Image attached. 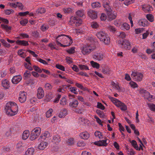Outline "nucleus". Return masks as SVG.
I'll return each mask as SVG.
<instances>
[{"instance_id":"nucleus-1","label":"nucleus","mask_w":155,"mask_h":155,"mask_svg":"<svg viewBox=\"0 0 155 155\" xmlns=\"http://www.w3.org/2000/svg\"><path fill=\"white\" fill-rule=\"evenodd\" d=\"M88 39L93 43H88L83 46L82 48L81 51L82 54L84 55H88L90 53L93 51L96 48V46L93 43L96 42L97 41V39L96 38L92 36L89 37Z\"/></svg>"},{"instance_id":"nucleus-2","label":"nucleus","mask_w":155,"mask_h":155,"mask_svg":"<svg viewBox=\"0 0 155 155\" xmlns=\"http://www.w3.org/2000/svg\"><path fill=\"white\" fill-rule=\"evenodd\" d=\"M5 110L8 115L13 116L17 114L18 111V108L15 102H9L6 104Z\"/></svg>"},{"instance_id":"nucleus-3","label":"nucleus","mask_w":155,"mask_h":155,"mask_svg":"<svg viewBox=\"0 0 155 155\" xmlns=\"http://www.w3.org/2000/svg\"><path fill=\"white\" fill-rule=\"evenodd\" d=\"M103 6L107 13L110 21H111L116 18L117 13L115 12H113L112 6L109 2L104 3Z\"/></svg>"},{"instance_id":"nucleus-4","label":"nucleus","mask_w":155,"mask_h":155,"mask_svg":"<svg viewBox=\"0 0 155 155\" xmlns=\"http://www.w3.org/2000/svg\"><path fill=\"white\" fill-rule=\"evenodd\" d=\"M96 36L100 41L103 42L105 44L108 45L110 42V38L108 35L103 31H97L96 34Z\"/></svg>"},{"instance_id":"nucleus-5","label":"nucleus","mask_w":155,"mask_h":155,"mask_svg":"<svg viewBox=\"0 0 155 155\" xmlns=\"http://www.w3.org/2000/svg\"><path fill=\"white\" fill-rule=\"evenodd\" d=\"M131 76L135 81H140L143 79V73L141 72H132Z\"/></svg>"},{"instance_id":"nucleus-6","label":"nucleus","mask_w":155,"mask_h":155,"mask_svg":"<svg viewBox=\"0 0 155 155\" xmlns=\"http://www.w3.org/2000/svg\"><path fill=\"white\" fill-rule=\"evenodd\" d=\"M119 43L122 48L125 50H130L131 48L130 43L129 40L124 39L123 41H119Z\"/></svg>"},{"instance_id":"nucleus-7","label":"nucleus","mask_w":155,"mask_h":155,"mask_svg":"<svg viewBox=\"0 0 155 155\" xmlns=\"http://www.w3.org/2000/svg\"><path fill=\"white\" fill-rule=\"evenodd\" d=\"M64 37L63 41H62L63 44H61V46L63 47H66L70 45L73 42L71 38L66 35Z\"/></svg>"},{"instance_id":"nucleus-8","label":"nucleus","mask_w":155,"mask_h":155,"mask_svg":"<svg viewBox=\"0 0 155 155\" xmlns=\"http://www.w3.org/2000/svg\"><path fill=\"white\" fill-rule=\"evenodd\" d=\"M112 101L115 103V105L117 107H120L121 110L125 111L127 109V107L124 103L115 98H112Z\"/></svg>"},{"instance_id":"nucleus-9","label":"nucleus","mask_w":155,"mask_h":155,"mask_svg":"<svg viewBox=\"0 0 155 155\" xmlns=\"http://www.w3.org/2000/svg\"><path fill=\"white\" fill-rule=\"evenodd\" d=\"M140 93L143 95L145 98L146 99L149 101L153 99V95H150L148 92L144 90H141Z\"/></svg>"},{"instance_id":"nucleus-10","label":"nucleus","mask_w":155,"mask_h":155,"mask_svg":"<svg viewBox=\"0 0 155 155\" xmlns=\"http://www.w3.org/2000/svg\"><path fill=\"white\" fill-rule=\"evenodd\" d=\"M26 93L24 91L20 92L18 97V100L20 102L22 103L25 101L26 98Z\"/></svg>"},{"instance_id":"nucleus-11","label":"nucleus","mask_w":155,"mask_h":155,"mask_svg":"<svg viewBox=\"0 0 155 155\" xmlns=\"http://www.w3.org/2000/svg\"><path fill=\"white\" fill-rule=\"evenodd\" d=\"M88 16L91 19H95L97 18V12L92 10H89L87 12Z\"/></svg>"},{"instance_id":"nucleus-12","label":"nucleus","mask_w":155,"mask_h":155,"mask_svg":"<svg viewBox=\"0 0 155 155\" xmlns=\"http://www.w3.org/2000/svg\"><path fill=\"white\" fill-rule=\"evenodd\" d=\"M104 56L103 53L101 52L95 53L93 55V58L96 60L100 61L103 59Z\"/></svg>"},{"instance_id":"nucleus-13","label":"nucleus","mask_w":155,"mask_h":155,"mask_svg":"<svg viewBox=\"0 0 155 155\" xmlns=\"http://www.w3.org/2000/svg\"><path fill=\"white\" fill-rule=\"evenodd\" d=\"M22 78L21 75H16L13 77L12 82L14 84H17L21 81Z\"/></svg>"},{"instance_id":"nucleus-14","label":"nucleus","mask_w":155,"mask_h":155,"mask_svg":"<svg viewBox=\"0 0 155 155\" xmlns=\"http://www.w3.org/2000/svg\"><path fill=\"white\" fill-rule=\"evenodd\" d=\"M137 24L140 26L145 27L148 25V22L146 19H142L139 20Z\"/></svg>"},{"instance_id":"nucleus-15","label":"nucleus","mask_w":155,"mask_h":155,"mask_svg":"<svg viewBox=\"0 0 155 155\" xmlns=\"http://www.w3.org/2000/svg\"><path fill=\"white\" fill-rule=\"evenodd\" d=\"M65 35H59L56 38V41L58 45H60L61 46V44H62L61 43V42L62 43L64 38V37L65 36Z\"/></svg>"},{"instance_id":"nucleus-16","label":"nucleus","mask_w":155,"mask_h":155,"mask_svg":"<svg viewBox=\"0 0 155 155\" xmlns=\"http://www.w3.org/2000/svg\"><path fill=\"white\" fill-rule=\"evenodd\" d=\"M44 92L42 88L41 87H39L37 90V96L38 98L40 99L44 96Z\"/></svg>"},{"instance_id":"nucleus-17","label":"nucleus","mask_w":155,"mask_h":155,"mask_svg":"<svg viewBox=\"0 0 155 155\" xmlns=\"http://www.w3.org/2000/svg\"><path fill=\"white\" fill-rule=\"evenodd\" d=\"M2 86L5 89H8L10 87L9 83L8 81L6 79H4L2 81Z\"/></svg>"},{"instance_id":"nucleus-18","label":"nucleus","mask_w":155,"mask_h":155,"mask_svg":"<svg viewBox=\"0 0 155 155\" xmlns=\"http://www.w3.org/2000/svg\"><path fill=\"white\" fill-rule=\"evenodd\" d=\"M120 28L123 30H128L130 28V26L129 25L126 23H122Z\"/></svg>"},{"instance_id":"nucleus-19","label":"nucleus","mask_w":155,"mask_h":155,"mask_svg":"<svg viewBox=\"0 0 155 155\" xmlns=\"http://www.w3.org/2000/svg\"><path fill=\"white\" fill-rule=\"evenodd\" d=\"M79 136L80 137L84 140H87L89 137V135L87 132H84L80 134Z\"/></svg>"},{"instance_id":"nucleus-20","label":"nucleus","mask_w":155,"mask_h":155,"mask_svg":"<svg viewBox=\"0 0 155 155\" xmlns=\"http://www.w3.org/2000/svg\"><path fill=\"white\" fill-rule=\"evenodd\" d=\"M48 143L46 142H41L38 145V148L40 150L44 149L48 146Z\"/></svg>"},{"instance_id":"nucleus-21","label":"nucleus","mask_w":155,"mask_h":155,"mask_svg":"<svg viewBox=\"0 0 155 155\" xmlns=\"http://www.w3.org/2000/svg\"><path fill=\"white\" fill-rule=\"evenodd\" d=\"M70 21L73 22L74 23H78L79 24H81L82 22V20L81 19H80L79 21H78V19L77 17L75 16H72L70 18Z\"/></svg>"},{"instance_id":"nucleus-22","label":"nucleus","mask_w":155,"mask_h":155,"mask_svg":"<svg viewBox=\"0 0 155 155\" xmlns=\"http://www.w3.org/2000/svg\"><path fill=\"white\" fill-rule=\"evenodd\" d=\"M16 43L19 45L24 46H28L29 44L27 41L25 40H18L16 42Z\"/></svg>"},{"instance_id":"nucleus-23","label":"nucleus","mask_w":155,"mask_h":155,"mask_svg":"<svg viewBox=\"0 0 155 155\" xmlns=\"http://www.w3.org/2000/svg\"><path fill=\"white\" fill-rule=\"evenodd\" d=\"M67 114V110L66 109H64L59 113L58 116L59 117L62 118L64 117Z\"/></svg>"},{"instance_id":"nucleus-24","label":"nucleus","mask_w":155,"mask_h":155,"mask_svg":"<svg viewBox=\"0 0 155 155\" xmlns=\"http://www.w3.org/2000/svg\"><path fill=\"white\" fill-rule=\"evenodd\" d=\"M95 144L99 146H106L107 144L106 143V140H102L97 141V143H95Z\"/></svg>"},{"instance_id":"nucleus-25","label":"nucleus","mask_w":155,"mask_h":155,"mask_svg":"<svg viewBox=\"0 0 155 155\" xmlns=\"http://www.w3.org/2000/svg\"><path fill=\"white\" fill-rule=\"evenodd\" d=\"M50 136V134L48 132H45L42 135H41L38 139L40 141H42V139L45 140L46 137H48Z\"/></svg>"},{"instance_id":"nucleus-26","label":"nucleus","mask_w":155,"mask_h":155,"mask_svg":"<svg viewBox=\"0 0 155 155\" xmlns=\"http://www.w3.org/2000/svg\"><path fill=\"white\" fill-rule=\"evenodd\" d=\"M35 149L33 147H31L28 149L25 152L26 155H33Z\"/></svg>"},{"instance_id":"nucleus-27","label":"nucleus","mask_w":155,"mask_h":155,"mask_svg":"<svg viewBox=\"0 0 155 155\" xmlns=\"http://www.w3.org/2000/svg\"><path fill=\"white\" fill-rule=\"evenodd\" d=\"M132 146L137 150L139 151L140 150V148H139L137 142L135 140H133L130 142Z\"/></svg>"},{"instance_id":"nucleus-28","label":"nucleus","mask_w":155,"mask_h":155,"mask_svg":"<svg viewBox=\"0 0 155 155\" xmlns=\"http://www.w3.org/2000/svg\"><path fill=\"white\" fill-rule=\"evenodd\" d=\"M78 104V101L77 100H74L69 103V106L71 107H76Z\"/></svg>"},{"instance_id":"nucleus-29","label":"nucleus","mask_w":155,"mask_h":155,"mask_svg":"<svg viewBox=\"0 0 155 155\" xmlns=\"http://www.w3.org/2000/svg\"><path fill=\"white\" fill-rule=\"evenodd\" d=\"M36 12L37 16H38L39 14H41L45 13L46 12V9L44 8L40 7L39 8Z\"/></svg>"},{"instance_id":"nucleus-30","label":"nucleus","mask_w":155,"mask_h":155,"mask_svg":"<svg viewBox=\"0 0 155 155\" xmlns=\"http://www.w3.org/2000/svg\"><path fill=\"white\" fill-rule=\"evenodd\" d=\"M1 26L2 29L5 30L7 32L10 31L12 29L11 27L7 25L2 24L1 25Z\"/></svg>"},{"instance_id":"nucleus-31","label":"nucleus","mask_w":155,"mask_h":155,"mask_svg":"<svg viewBox=\"0 0 155 155\" xmlns=\"http://www.w3.org/2000/svg\"><path fill=\"white\" fill-rule=\"evenodd\" d=\"M152 7L150 5H143L142 6V9L145 12H149L150 10V8Z\"/></svg>"},{"instance_id":"nucleus-32","label":"nucleus","mask_w":155,"mask_h":155,"mask_svg":"<svg viewBox=\"0 0 155 155\" xmlns=\"http://www.w3.org/2000/svg\"><path fill=\"white\" fill-rule=\"evenodd\" d=\"M31 131L32 132V134L33 135H34V133H36V135H39L41 132V129L39 127H36L33 129Z\"/></svg>"},{"instance_id":"nucleus-33","label":"nucleus","mask_w":155,"mask_h":155,"mask_svg":"<svg viewBox=\"0 0 155 155\" xmlns=\"http://www.w3.org/2000/svg\"><path fill=\"white\" fill-rule=\"evenodd\" d=\"M0 41L2 43V45L5 48H8L11 47V45L8 43L4 39H1Z\"/></svg>"},{"instance_id":"nucleus-34","label":"nucleus","mask_w":155,"mask_h":155,"mask_svg":"<svg viewBox=\"0 0 155 155\" xmlns=\"http://www.w3.org/2000/svg\"><path fill=\"white\" fill-rule=\"evenodd\" d=\"M76 14L77 16L79 17H85L84 11L82 10H78L76 12Z\"/></svg>"},{"instance_id":"nucleus-35","label":"nucleus","mask_w":155,"mask_h":155,"mask_svg":"<svg viewBox=\"0 0 155 155\" xmlns=\"http://www.w3.org/2000/svg\"><path fill=\"white\" fill-rule=\"evenodd\" d=\"M29 132L27 130H25L22 134V139L24 140H25L28 138L29 136Z\"/></svg>"},{"instance_id":"nucleus-36","label":"nucleus","mask_w":155,"mask_h":155,"mask_svg":"<svg viewBox=\"0 0 155 155\" xmlns=\"http://www.w3.org/2000/svg\"><path fill=\"white\" fill-rule=\"evenodd\" d=\"M90 64L92 67L94 68L99 69L100 68V65L99 64L94 61H91L90 62Z\"/></svg>"},{"instance_id":"nucleus-37","label":"nucleus","mask_w":155,"mask_h":155,"mask_svg":"<svg viewBox=\"0 0 155 155\" xmlns=\"http://www.w3.org/2000/svg\"><path fill=\"white\" fill-rule=\"evenodd\" d=\"M23 75L24 79H27L31 75L30 71L28 70L25 71V72L24 74Z\"/></svg>"},{"instance_id":"nucleus-38","label":"nucleus","mask_w":155,"mask_h":155,"mask_svg":"<svg viewBox=\"0 0 155 155\" xmlns=\"http://www.w3.org/2000/svg\"><path fill=\"white\" fill-rule=\"evenodd\" d=\"M146 18L147 20L150 22H153L154 21V17L151 14H149L147 15Z\"/></svg>"},{"instance_id":"nucleus-39","label":"nucleus","mask_w":155,"mask_h":155,"mask_svg":"<svg viewBox=\"0 0 155 155\" xmlns=\"http://www.w3.org/2000/svg\"><path fill=\"white\" fill-rule=\"evenodd\" d=\"M122 23V21L120 20H116L114 21V24L117 27H119L121 26Z\"/></svg>"},{"instance_id":"nucleus-40","label":"nucleus","mask_w":155,"mask_h":155,"mask_svg":"<svg viewBox=\"0 0 155 155\" xmlns=\"http://www.w3.org/2000/svg\"><path fill=\"white\" fill-rule=\"evenodd\" d=\"M91 6L93 8H95L100 7L101 6V4L98 2H95L91 4Z\"/></svg>"},{"instance_id":"nucleus-41","label":"nucleus","mask_w":155,"mask_h":155,"mask_svg":"<svg viewBox=\"0 0 155 155\" xmlns=\"http://www.w3.org/2000/svg\"><path fill=\"white\" fill-rule=\"evenodd\" d=\"M23 51V49H22L19 50L18 52V54L21 57L24 58L25 57L26 55L24 52H22Z\"/></svg>"},{"instance_id":"nucleus-42","label":"nucleus","mask_w":155,"mask_h":155,"mask_svg":"<svg viewBox=\"0 0 155 155\" xmlns=\"http://www.w3.org/2000/svg\"><path fill=\"white\" fill-rule=\"evenodd\" d=\"M34 135H33L32 134V132L31 131V133L30 134V139L31 140H35L37 137L39 136V135H37L36 133H34Z\"/></svg>"},{"instance_id":"nucleus-43","label":"nucleus","mask_w":155,"mask_h":155,"mask_svg":"<svg viewBox=\"0 0 155 155\" xmlns=\"http://www.w3.org/2000/svg\"><path fill=\"white\" fill-rule=\"evenodd\" d=\"M16 147L18 149L22 150L24 149V146L22 143L19 142L16 144Z\"/></svg>"},{"instance_id":"nucleus-44","label":"nucleus","mask_w":155,"mask_h":155,"mask_svg":"<svg viewBox=\"0 0 155 155\" xmlns=\"http://www.w3.org/2000/svg\"><path fill=\"white\" fill-rule=\"evenodd\" d=\"M94 135L96 137H97L99 139H101L102 138V135L101 132L99 131H96L94 134Z\"/></svg>"},{"instance_id":"nucleus-45","label":"nucleus","mask_w":155,"mask_h":155,"mask_svg":"<svg viewBox=\"0 0 155 155\" xmlns=\"http://www.w3.org/2000/svg\"><path fill=\"white\" fill-rule=\"evenodd\" d=\"M52 112L53 110L51 108L49 109L46 113V117L48 118L50 117L52 115Z\"/></svg>"},{"instance_id":"nucleus-46","label":"nucleus","mask_w":155,"mask_h":155,"mask_svg":"<svg viewBox=\"0 0 155 155\" xmlns=\"http://www.w3.org/2000/svg\"><path fill=\"white\" fill-rule=\"evenodd\" d=\"M134 14L133 13H131L129 14L128 18L130 21V24L131 25V27H132L133 25V21L132 20V17H134Z\"/></svg>"},{"instance_id":"nucleus-47","label":"nucleus","mask_w":155,"mask_h":155,"mask_svg":"<svg viewBox=\"0 0 155 155\" xmlns=\"http://www.w3.org/2000/svg\"><path fill=\"white\" fill-rule=\"evenodd\" d=\"M48 28L49 27L48 25L44 24L41 26V29L42 31H44L46 30H48Z\"/></svg>"},{"instance_id":"nucleus-48","label":"nucleus","mask_w":155,"mask_h":155,"mask_svg":"<svg viewBox=\"0 0 155 155\" xmlns=\"http://www.w3.org/2000/svg\"><path fill=\"white\" fill-rule=\"evenodd\" d=\"M77 89L76 87H71L69 88V91L75 94H78V91H77Z\"/></svg>"},{"instance_id":"nucleus-49","label":"nucleus","mask_w":155,"mask_h":155,"mask_svg":"<svg viewBox=\"0 0 155 155\" xmlns=\"http://www.w3.org/2000/svg\"><path fill=\"white\" fill-rule=\"evenodd\" d=\"M148 107L151 110L155 111V104H153L148 103Z\"/></svg>"},{"instance_id":"nucleus-50","label":"nucleus","mask_w":155,"mask_h":155,"mask_svg":"<svg viewBox=\"0 0 155 155\" xmlns=\"http://www.w3.org/2000/svg\"><path fill=\"white\" fill-rule=\"evenodd\" d=\"M53 139L55 142H59L61 141L60 137L58 135L54 136Z\"/></svg>"},{"instance_id":"nucleus-51","label":"nucleus","mask_w":155,"mask_h":155,"mask_svg":"<svg viewBox=\"0 0 155 155\" xmlns=\"http://www.w3.org/2000/svg\"><path fill=\"white\" fill-rule=\"evenodd\" d=\"M79 67L81 70H89L88 67L86 65L79 64Z\"/></svg>"},{"instance_id":"nucleus-52","label":"nucleus","mask_w":155,"mask_h":155,"mask_svg":"<svg viewBox=\"0 0 155 155\" xmlns=\"http://www.w3.org/2000/svg\"><path fill=\"white\" fill-rule=\"evenodd\" d=\"M102 72L104 74H108L110 70L109 67H107L102 69Z\"/></svg>"},{"instance_id":"nucleus-53","label":"nucleus","mask_w":155,"mask_h":155,"mask_svg":"<svg viewBox=\"0 0 155 155\" xmlns=\"http://www.w3.org/2000/svg\"><path fill=\"white\" fill-rule=\"evenodd\" d=\"M55 66L57 68L60 69L61 71H64L65 70L64 67L63 66L59 64H56L55 65Z\"/></svg>"},{"instance_id":"nucleus-54","label":"nucleus","mask_w":155,"mask_h":155,"mask_svg":"<svg viewBox=\"0 0 155 155\" xmlns=\"http://www.w3.org/2000/svg\"><path fill=\"white\" fill-rule=\"evenodd\" d=\"M129 84L131 87L133 88L137 87L138 86V85L137 83L133 81H131L130 82Z\"/></svg>"},{"instance_id":"nucleus-55","label":"nucleus","mask_w":155,"mask_h":155,"mask_svg":"<svg viewBox=\"0 0 155 155\" xmlns=\"http://www.w3.org/2000/svg\"><path fill=\"white\" fill-rule=\"evenodd\" d=\"M31 35L35 38L38 37L39 36V34L37 31H32L31 32Z\"/></svg>"},{"instance_id":"nucleus-56","label":"nucleus","mask_w":155,"mask_h":155,"mask_svg":"<svg viewBox=\"0 0 155 155\" xmlns=\"http://www.w3.org/2000/svg\"><path fill=\"white\" fill-rule=\"evenodd\" d=\"M28 22V20L27 19H25L21 20L20 21V24L22 26H25Z\"/></svg>"},{"instance_id":"nucleus-57","label":"nucleus","mask_w":155,"mask_h":155,"mask_svg":"<svg viewBox=\"0 0 155 155\" xmlns=\"http://www.w3.org/2000/svg\"><path fill=\"white\" fill-rule=\"evenodd\" d=\"M24 65L25 68L28 69L30 71H32L33 70V68L30 66L31 65L28 64V63L27 64V63H24Z\"/></svg>"},{"instance_id":"nucleus-58","label":"nucleus","mask_w":155,"mask_h":155,"mask_svg":"<svg viewBox=\"0 0 155 155\" xmlns=\"http://www.w3.org/2000/svg\"><path fill=\"white\" fill-rule=\"evenodd\" d=\"M67 103V101H66V99L64 97H62L61 99L60 103V104L61 105H64L66 104Z\"/></svg>"},{"instance_id":"nucleus-59","label":"nucleus","mask_w":155,"mask_h":155,"mask_svg":"<svg viewBox=\"0 0 155 155\" xmlns=\"http://www.w3.org/2000/svg\"><path fill=\"white\" fill-rule=\"evenodd\" d=\"M97 108L101 109L102 110H104L105 109L104 106L101 103L98 102L97 103Z\"/></svg>"},{"instance_id":"nucleus-60","label":"nucleus","mask_w":155,"mask_h":155,"mask_svg":"<svg viewBox=\"0 0 155 155\" xmlns=\"http://www.w3.org/2000/svg\"><path fill=\"white\" fill-rule=\"evenodd\" d=\"M75 48L72 47L69 49L67 50L66 51L68 53L70 54H72L74 53L75 52L74 50Z\"/></svg>"},{"instance_id":"nucleus-61","label":"nucleus","mask_w":155,"mask_h":155,"mask_svg":"<svg viewBox=\"0 0 155 155\" xmlns=\"http://www.w3.org/2000/svg\"><path fill=\"white\" fill-rule=\"evenodd\" d=\"M74 141L73 138H70L67 141V143L69 145H71L74 143Z\"/></svg>"},{"instance_id":"nucleus-62","label":"nucleus","mask_w":155,"mask_h":155,"mask_svg":"<svg viewBox=\"0 0 155 155\" xmlns=\"http://www.w3.org/2000/svg\"><path fill=\"white\" fill-rule=\"evenodd\" d=\"M75 85L78 87L79 88L83 90H85V88L83 87L82 84L77 83H76Z\"/></svg>"},{"instance_id":"nucleus-63","label":"nucleus","mask_w":155,"mask_h":155,"mask_svg":"<svg viewBox=\"0 0 155 155\" xmlns=\"http://www.w3.org/2000/svg\"><path fill=\"white\" fill-rule=\"evenodd\" d=\"M108 28L109 31L113 32H115L116 30V29L114 26H109Z\"/></svg>"},{"instance_id":"nucleus-64","label":"nucleus","mask_w":155,"mask_h":155,"mask_svg":"<svg viewBox=\"0 0 155 155\" xmlns=\"http://www.w3.org/2000/svg\"><path fill=\"white\" fill-rule=\"evenodd\" d=\"M98 26V24L96 22H93L91 24V26L94 28H96Z\"/></svg>"}]
</instances>
